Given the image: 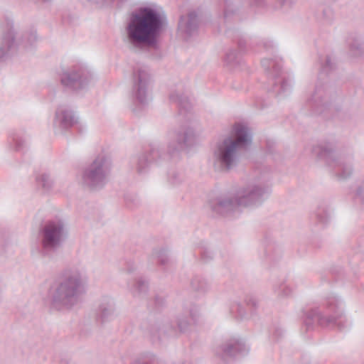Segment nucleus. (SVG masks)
I'll use <instances>...</instances> for the list:
<instances>
[{
  "label": "nucleus",
  "instance_id": "obj_1",
  "mask_svg": "<svg viewBox=\"0 0 364 364\" xmlns=\"http://www.w3.org/2000/svg\"><path fill=\"white\" fill-rule=\"evenodd\" d=\"M252 135L248 127L236 123L230 136L219 139L212 149V160L215 168L230 171L235 168L243 153L252 144Z\"/></svg>",
  "mask_w": 364,
  "mask_h": 364
},
{
  "label": "nucleus",
  "instance_id": "obj_9",
  "mask_svg": "<svg viewBox=\"0 0 364 364\" xmlns=\"http://www.w3.org/2000/svg\"><path fill=\"white\" fill-rule=\"evenodd\" d=\"M152 80L149 70L144 66L134 68L132 94L134 100L144 106L151 100Z\"/></svg>",
  "mask_w": 364,
  "mask_h": 364
},
{
  "label": "nucleus",
  "instance_id": "obj_15",
  "mask_svg": "<svg viewBox=\"0 0 364 364\" xmlns=\"http://www.w3.org/2000/svg\"><path fill=\"white\" fill-rule=\"evenodd\" d=\"M198 29V18L194 12L182 16L178 23V31L183 38L188 40L195 35Z\"/></svg>",
  "mask_w": 364,
  "mask_h": 364
},
{
  "label": "nucleus",
  "instance_id": "obj_20",
  "mask_svg": "<svg viewBox=\"0 0 364 364\" xmlns=\"http://www.w3.org/2000/svg\"><path fill=\"white\" fill-rule=\"evenodd\" d=\"M184 181V176L182 173L172 170L168 174V182L172 187L179 186Z\"/></svg>",
  "mask_w": 364,
  "mask_h": 364
},
{
  "label": "nucleus",
  "instance_id": "obj_23",
  "mask_svg": "<svg viewBox=\"0 0 364 364\" xmlns=\"http://www.w3.org/2000/svg\"><path fill=\"white\" fill-rule=\"evenodd\" d=\"M262 247L266 249L277 248V241L271 236H266L262 241Z\"/></svg>",
  "mask_w": 364,
  "mask_h": 364
},
{
  "label": "nucleus",
  "instance_id": "obj_29",
  "mask_svg": "<svg viewBox=\"0 0 364 364\" xmlns=\"http://www.w3.org/2000/svg\"><path fill=\"white\" fill-rule=\"evenodd\" d=\"M195 247L198 249L206 250L208 248V245L205 241H200Z\"/></svg>",
  "mask_w": 364,
  "mask_h": 364
},
{
  "label": "nucleus",
  "instance_id": "obj_18",
  "mask_svg": "<svg viewBox=\"0 0 364 364\" xmlns=\"http://www.w3.org/2000/svg\"><path fill=\"white\" fill-rule=\"evenodd\" d=\"M36 180L38 185L41 186L45 191H49L53 187V180L50 173L47 172L39 173L36 176Z\"/></svg>",
  "mask_w": 364,
  "mask_h": 364
},
{
  "label": "nucleus",
  "instance_id": "obj_27",
  "mask_svg": "<svg viewBox=\"0 0 364 364\" xmlns=\"http://www.w3.org/2000/svg\"><path fill=\"white\" fill-rule=\"evenodd\" d=\"M231 4H232L231 0H227L225 2V12H224L225 18H228L229 16L230 7L231 6Z\"/></svg>",
  "mask_w": 364,
  "mask_h": 364
},
{
  "label": "nucleus",
  "instance_id": "obj_28",
  "mask_svg": "<svg viewBox=\"0 0 364 364\" xmlns=\"http://www.w3.org/2000/svg\"><path fill=\"white\" fill-rule=\"evenodd\" d=\"M357 195L361 198H364V181L358 188Z\"/></svg>",
  "mask_w": 364,
  "mask_h": 364
},
{
  "label": "nucleus",
  "instance_id": "obj_11",
  "mask_svg": "<svg viewBox=\"0 0 364 364\" xmlns=\"http://www.w3.org/2000/svg\"><path fill=\"white\" fill-rule=\"evenodd\" d=\"M262 65L269 80L273 82L271 91L277 96H286L290 92L291 83L282 76V60L277 57L274 59L264 58L262 60Z\"/></svg>",
  "mask_w": 364,
  "mask_h": 364
},
{
  "label": "nucleus",
  "instance_id": "obj_21",
  "mask_svg": "<svg viewBox=\"0 0 364 364\" xmlns=\"http://www.w3.org/2000/svg\"><path fill=\"white\" fill-rule=\"evenodd\" d=\"M321 69L323 73H328L334 69L336 63L334 59L329 56L326 55L320 60Z\"/></svg>",
  "mask_w": 364,
  "mask_h": 364
},
{
  "label": "nucleus",
  "instance_id": "obj_22",
  "mask_svg": "<svg viewBox=\"0 0 364 364\" xmlns=\"http://www.w3.org/2000/svg\"><path fill=\"white\" fill-rule=\"evenodd\" d=\"M170 100L172 102L183 105L187 100V97L181 91L178 92L172 91L170 94Z\"/></svg>",
  "mask_w": 364,
  "mask_h": 364
},
{
  "label": "nucleus",
  "instance_id": "obj_7",
  "mask_svg": "<svg viewBox=\"0 0 364 364\" xmlns=\"http://www.w3.org/2000/svg\"><path fill=\"white\" fill-rule=\"evenodd\" d=\"M68 229L65 222L59 218L46 221L39 229L41 242L45 249L60 247L67 240Z\"/></svg>",
  "mask_w": 364,
  "mask_h": 364
},
{
  "label": "nucleus",
  "instance_id": "obj_6",
  "mask_svg": "<svg viewBox=\"0 0 364 364\" xmlns=\"http://www.w3.org/2000/svg\"><path fill=\"white\" fill-rule=\"evenodd\" d=\"M112 168L111 159L100 154L82 172V182L92 188L102 187Z\"/></svg>",
  "mask_w": 364,
  "mask_h": 364
},
{
  "label": "nucleus",
  "instance_id": "obj_2",
  "mask_svg": "<svg viewBox=\"0 0 364 364\" xmlns=\"http://www.w3.org/2000/svg\"><path fill=\"white\" fill-rule=\"evenodd\" d=\"M163 27L160 14L149 7L132 14L126 28L128 43L136 49L155 47Z\"/></svg>",
  "mask_w": 364,
  "mask_h": 364
},
{
  "label": "nucleus",
  "instance_id": "obj_24",
  "mask_svg": "<svg viewBox=\"0 0 364 364\" xmlns=\"http://www.w3.org/2000/svg\"><path fill=\"white\" fill-rule=\"evenodd\" d=\"M237 53L235 50L229 51L225 55V60L228 63H233L237 58Z\"/></svg>",
  "mask_w": 364,
  "mask_h": 364
},
{
  "label": "nucleus",
  "instance_id": "obj_32",
  "mask_svg": "<svg viewBox=\"0 0 364 364\" xmlns=\"http://www.w3.org/2000/svg\"><path fill=\"white\" fill-rule=\"evenodd\" d=\"M38 1L43 4H48V3H50L53 0H38Z\"/></svg>",
  "mask_w": 364,
  "mask_h": 364
},
{
  "label": "nucleus",
  "instance_id": "obj_17",
  "mask_svg": "<svg viewBox=\"0 0 364 364\" xmlns=\"http://www.w3.org/2000/svg\"><path fill=\"white\" fill-rule=\"evenodd\" d=\"M349 48L355 55L364 53V38L360 35L352 34L348 40Z\"/></svg>",
  "mask_w": 364,
  "mask_h": 364
},
{
  "label": "nucleus",
  "instance_id": "obj_12",
  "mask_svg": "<svg viewBox=\"0 0 364 364\" xmlns=\"http://www.w3.org/2000/svg\"><path fill=\"white\" fill-rule=\"evenodd\" d=\"M333 99V88L328 85L318 81L316 84L314 93L309 99V103L315 109V112L321 113L330 107Z\"/></svg>",
  "mask_w": 364,
  "mask_h": 364
},
{
  "label": "nucleus",
  "instance_id": "obj_25",
  "mask_svg": "<svg viewBox=\"0 0 364 364\" xmlns=\"http://www.w3.org/2000/svg\"><path fill=\"white\" fill-rule=\"evenodd\" d=\"M251 4H254L257 6H262L264 4V0H250ZM240 0H233L234 4H237Z\"/></svg>",
  "mask_w": 364,
  "mask_h": 364
},
{
  "label": "nucleus",
  "instance_id": "obj_30",
  "mask_svg": "<svg viewBox=\"0 0 364 364\" xmlns=\"http://www.w3.org/2000/svg\"><path fill=\"white\" fill-rule=\"evenodd\" d=\"M237 44L240 48V50L241 51H243L245 48L246 41L245 39L241 38V39L238 40Z\"/></svg>",
  "mask_w": 364,
  "mask_h": 364
},
{
  "label": "nucleus",
  "instance_id": "obj_8",
  "mask_svg": "<svg viewBox=\"0 0 364 364\" xmlns=\"http://www.w3.org/2000/svg\"><path fill=\"white\" fill-rule=\"evenodd\" d=\"M60 79L63 87L78 90L92 84L95 80V76L85 63L79 62L63 71Z\"/></svg>",
  "mask_w": 364,
  "mask_h": 364
},
{
  "label": "nucleus",
  "instance_id": "obj_19",
  "mask_svg": "<svg viewBox=\"0 0 364 364\" xmlns=\"http://www.w3.org/2000/svg\"><path fill=\"white\" fill-rule=\"evenodd\" d=\"M316 219L317 222L321 225L322 228L327 225L331 219V212L323 208H319L315 213Z\"/></svg>",
  "mask_w": 364,
  "mask_h": 364
},
{
  "label": "nucleus",
  "instance_id": "obj_16",
  "mask_svg": "<svg viewBox=\"0 0 364 364\" xmlns=\"http://www.w3.org/2000/svg\"><path fill=\"white\" fill-rule=\"evenodd\" d=\"M26 137L20 132H13L8 136L6 147L9 151H21L26 146Z\"/></svg>",
  "mask_w": 364,
  "mask_h": 364
},
{
  "label": "nucleus",
  "instance_id": "obj_33",
  "mask_svg": "<svg viewBox=\"0 0 364 364\" xmlns=\"http://www.w3.org/2000/svg\"><path fill=\"white\" fill-rule=\"evenodd\" d=\"M326 12L331 13V10L326 11ZM326 14V11H324V14Z\"/></svg>",
  "mask_w": 364,
  "mask_h": 364
},
{
  "label": "nucleus",
  "instance_id": "obj_10",
  "mask_svg": "<svg viewBox=\"0 0 364 364\" xmlns=\"http://www.w3.org/2000/svg\"><path fill=\"white\" fill-rule=\"evenodd\" d=\"M167 150L170 154L186 150L197 143L193 129L189 125H181L168 132Z\"/></svg>",
  "mask_w": 364,
  "mask_h": 364
},
{
  "label": "nucleus",
  "instance_id": "obj_4",
  "mask_svg": "<svg viewBox=\"0 0 364 364\" xmlns=\"http://www.w3.org/2000/svg\"><path fill=\"white\" fill-rule=\"evenodd\" d=\"M2 31V38L0 43V60L6 61L21 50L33 49L37 42L35 32L31 31L23 35L21 41L16 42L13 28V21L9 18H5L0 23Z\"/></svg>",
  "mask_w": 364,
  "mask_h": 364
},
{
  "label": "nucleus",
  "instance_id": "obj_14",
  "mask_svg": "<svg viewBox=\"0 0 364 364\" xmlns=\"http://www.w3.org/2000/svg\"><path fill=\"white\" fill-rule=\"evenodd\" d=\"M160 157L159 149L152 147L149 152H143L134 156L132 163L135 166L136 171L142 174L146 172L151 162L156 161Z\"/></svg>",
  "mask_w": 364,
  "mask_h": 364
},
{
  "label": "nucleus",
  "instance_id": "obj_3",
  "mask_svg": "<svg viewBox=\"0 0 364 364\" xmlns=\"http://www.w3.org/2000/svg\"><path fill=\"white\" fill-rule=\"evenodd\" d=\"M267 182L256 181L240 188L233 197H221L213 200L210 208L217 215L230 218L240 206L254 207L262 204L270 193Z\"/></svg>",
  "mask_w": 364,
  "mask_h": 364
},
{
  "label": "nucleus",
  "instance_id": "obj_13",
  "mask_svg": "<svg viewBox=\"0 0 364 364\" xmlns=\"http://www.w3.org/2000/svg\"><path fill=\"white\" fill-rule=\"evenodd\" d=\"M78 118L68 106L60 105L55 111L53 119V129L55 134H62L77 124Z\"/></svg>",
  "mask_w": 364,
  "mask_h": 364
},
{
  "label": "nucleus",
  "instance_id": "obj_31",
  "mask_svg": "<svg viewBox=\"0 0 364 364\" xmlns=\"http://www.w3.org/2000/svg\"><path fill=\"white\" fill-rule=\"evenodd\" d=\"M264 46L265 47H270V48H273L274 47V43L272 42H268V43H264Z\"/></svg>",
  "mask_w": 364,
  "mask_h": 364
},
{
  "label": "nucleus",
  "instance_id": "obj_5",
  "mask_svg": "<svg viewBox=\"0 0 364 364\" xmlns=\"http://www.w3.org/2000/svg\"><path fill=\"white\" fill-rule=\"evenodd\" d=\"M313 153L318 159H323L339 179H346L352 174V158L338 155L332 144H321L314 148Z\"/></svg>",
  "mask_w": 364,
  "mask_h": 364
},
{
  "label": "nucleus",
  "instance_id": "obj_26",
  "mask_svg": "<svg viewBox=\"0 0 364 364\" xmlns=\"http://www.w3.org/2000/svg\"><path fill=\"white\" fill-rule=\"evenodd\" d=\"M282 6L290 7L295 3V0H277Z\"/></svg>",
  "mask_w": 364,
  "mask_h": 364
}]
</instances>
